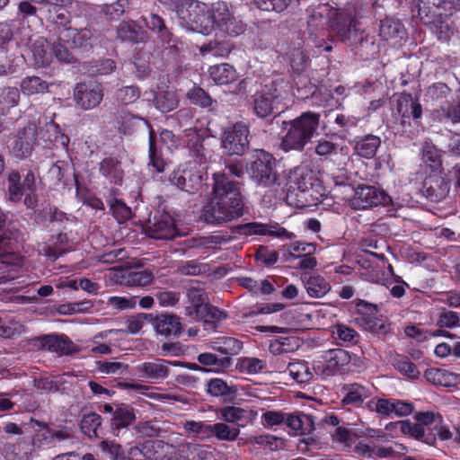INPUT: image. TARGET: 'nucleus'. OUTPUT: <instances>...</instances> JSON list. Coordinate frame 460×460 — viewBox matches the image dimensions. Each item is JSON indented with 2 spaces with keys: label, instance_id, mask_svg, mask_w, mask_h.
<instances>
[{
  "label": "nucleus",
  "instance_id": "62",
  "mask_svg": "<svg viewBox=\"0 0 460 460\" xmlns=\"http://www.w3.org/2000/svg\"><path fill=\"white\" fill-rule=\"evenodd\" d=\"M226 317V314L209 303L205 305L202 314H197L194 319L203 321L205 323L214 324Z\"/></svg>",
  "mask_w": 460,
  "mask_h": 460
},
{
  "label": "nucleus",
  "instance_id": "33",
  "mask_svg": "<svg viewBox=\"0 0 460 460\" xmlns=\"http://www.w3.org/2000/svg\"><path fill=\"white\" fill-rule=\"evenodd\" d=\"M170 362L156 358L152 362H145L137 367L142 377L149 379H164L166 378L169 374L168 365Z\"/></svg>",
  "mask_w": 460,
  "mask_h": 460
},
{
  "label": "nucleus",
  "instance_id": "44",
  "mask_svg": "<svg viewBox=\"0 0 460 460\" xmlns=\"http://www.w3.org/2000/svg\"><path fill=\"white\" fill-rule=\"evenodd\" d=\"M153 94L156 109L163 113H166L176 109L179 104L177 96L172 91H163L154 93Z\"/></svg>",
  "mask_w": 460,
  "mask_h": 460
},
{
  "label": "nucleus",
  "instance_id": "2",
  "mask_svg": "<svg viewBox=\"0 0 460 460\" xmlns=\"http://www.w3.org/2000/svg\"><path fill=\"white\" fill-rule=\"evenodd\" d=\"M413 419L415 421L405 420L399 422L404 435L429 446H435L437 438L447 440L452 437L450 430L443 425V418L439 413L418 411Z\"/></svg>",
  "mask_w": 460,
  "mask_h": 460
},
{
  "label": "nucleus",
  "instance_id": "49",
  "mask_svg": "<svg viewBox=\"0 0 460 460\" xmlns=\"http://www.w3.org/2000/svg\"><path fill=\"white\" fill-rule=\"evenodd\" d=\"M150 52L143 49L139 50L135 58L133 66L135 67L134 73L138 79H145L151 75L152 68L150 66Z\"/></svg>",
  "mask_w": 460,
  "mask_h": 460
},
{
  "label": "nucleus",
  "instance_id": "53",
  "mask_svg": "<svg viewBox=\"0 0 460 460\" xmlns=\"http://www.w3.org/2000/svg\"><path fill=\"white\" fill-rule=\"evenodd\" d=\"M393 365L399 372L411 379H418L420 376L416 365L405 356L396 355L393 359Z\"/></svg>",
  "mask_w": 460,
  "mask_h": 460
},
{
  "label": "nucleus",
  "instance_id": "24",
  "mask_svg": "<svg viewBox=\"0 0 460 460\" xmlns=\"http://www.w3.org/2000/svg\"><path fill=\"white\" fill-rule=\"evenodd\" d=\"M117 39L122 42L137 44L144 42L147 37L146 31L135 21H122L116 28Z\"/></svg>",
  "mask_w": 460,
  "mask_h": 460
},
{
  "label": "nucleus",
  "instance_id": "59",
  "mask_svg": "<svg viewBox=\"0 0 460 460\" xmlns=\"http://www.w3.org/2000/svg\"><path fill=\"white\" fill-rule=\"evenodd\" d=\"M404 332L408 337L415 339L418 342L425 341L428 339V334L430 336L443 335L450 338L454 336L447 331L438 330L436 332H430L428 331H423L416 325L407 326L404 330Z\"/></svg>",
  "mask_w": 460,
  "mask_h": 460
},
{
  "label": "nucleus",
  "instance_id": "63",
  "mask_svg": "<svg viewBox=\"0 0 460 460\" xmlns=\"http://www.w3.org/2000/svg\"><path fill=\"white\" fill-rule=\"evenodd\" d=\"M221 419L226 422L235 423L246 417L247 411L235 406H226L218 410Z\"/></svg>",
  "mask_w": 460,
  "mask_h": 460
},
{
  "label": "nucleus",
  "instance_id": "47",
  "mask_svg": "<svg viewBox=\"0 0 460 460\" xmlns=\"http://www.w3.org/2000/svg\"><path fill=\"white\" fill-rule=\"evenodd\" d=\"M287 84L281 79H275L262 86L261 93L270 98L271 102L279 105L283 99V93L286 92Z\"/></svg>",
  "mask_w": 460,
  "mask_h": 460
},
{
  "label": "nucleus",
  "instance_id": "46",
  "mask_svg": "<svg viewBox=\"0 0 460 460\" xmlns=\"http://www.w3.org/2000/svg\"><path fill=\"white\" fill-rule=\"evenodd\" d=\"M305 288L312 297H323L331 290V285L320 275L310 276L305 280Z\"/></svg>",
  "mask_w": 460,
  "mask_h": 460
},
{
  "label": "nucleus",
  "instance_id": "40",
  "mask_svg": "<svg viewBox=\"0 0 460 460\" xmlns=\"http://www.w3.org/2000/svg\"><path fill=\"white\" fill-rule=\"evenodd\" d=\"M343 390L346 392L341 400V403L344 405L351 404L358 407L368 397L367 390L358 384L347 385Z\"/></svg>",
  "mask_w": 460,
  "mask_h": 460
},
{
  "label": "nucleus",
  "instance_id": "28",
  "mask_svg": "<svg viewBox=\"0 0 460 460\" xmlns=\"http://www.w3.org/2000/svg\"><path fill=\"white\" fill-rule=\"evenodd\" d=\"M288 427L296 435H309L315 429L314 417L301 411L288 414Z\"/></svg>",
  "mask_w": 460,
  "mask_h": 460
},
{
  "label": "nucleus",
  "instance_id": "9",
  "mask_svg": "<svg viewBox=\"0 0 460 460\" xmlns=\"http://www.w3.org/2000/svg\"><path fill=\"white\" fill-rule=\"evenodd\" d=\"M250 128L247 124L238 121L223 129L221 146L227 155H243L249 149Z\"/></svg>",
  "mask_w": 460,
  "mask_h": 460
},
{
  "label": "nucleus",
  "instance_id": "58",
  "mask_svg": "<svg viewBox=\"0 0 460 460\" xmlns=\"http://www.w3.org/2000/svg\"><path fill=\"white\" fill-rule=\"evenodd\" d=\"M128 0H117L112 4H105L102 6V13L109 20H116L123 15L128 8Z\"/></svg>",
  "mask_w": 460,
  "mask_h": 460
},
{
  "label": "nucleus",
  "instance_id": "29",
  "mask_svg": "<svg viewBox=\"0 0 460 460\" xmlns=\"http://www.w3.org/2000/svg\"><path fill=\"white\" fill-rule=\"evenodd\" d=\"M45 14H47L46 5L38 7L27 0H22L18 4L17 17L22 22H40L44 20Z\"/></svg>",
  "mask_w": 460,
  "mask_h": 460
},
{
  "label": "nucleus",
  "instance_id": "60",
  "mask_svg": "<svg viewBox=\"0 0 460 460\" xmlns=\"http://www.w3.org/2000/svg\"><path fill=\"white\" fill-rule=\"evenodd\" d=\"M215 438L219 440L234 441L239 434L238 427H231L225 422L215 423Z\"/></svg>",
  "mask_w": 460,
  "mask_h": 460
},
{
  "label": "nucleus",
  "instance_id": "18",
  "mask_svg": "<svg viewBox=\"0 0 460 460\" xmlns=\"http://www.w3.org/2000/svg\"><path fill=\"white\" fill-rule=\"evenodd\" d=\"M58 40L67 43L72 49L88 51L93 45V33L90 29L63 28L59 31Z\"/></svg>",
  "mask_w": 460,
  "mask_h": 460
},
{
  "label": "nucleus",
  "instance_id": "21",
  "mask_svg": "<svg viewBox=\"0 0 460 460\" xmlns=\"http://www.w3.org/2000/svg\"><path fill=\"white\" fill-rule=\"evenodd\" d=\"M41 349L55 352L60 356L71 355L77 351L76 346L65 335H44L38 338Z\"/></svg>",
  "mask_w": 460,
  "mask_h": 460
},
{
  "label": "nucleus",
  "instance_id": "31",
  "mask_svg": "<svg viewBox=\"0 0 460 460\" xmlns=\"http://www.w3.org/2000/svg\"><path fill=\"white\" fill-rule=\"evenodd\" d=\"M207 392L212 396L221 397L225 402H233L238 394L235 385H227L220 378L210 379L207 384Z\"/></svg>",
  "mask_w": 460,
  "mask_h": 460
},
{
  "label": "nucleus",
  "instance_id": "5",
  "mask_svg": "<svg viewBox=\"0 0 460 460\" xmlns=\"http://www.w3.org/2000/svg\"><path fill=\"white\" fill-rule=\"evenodd\" d=\"M177 17L182 27L189 31L208 35L213 31L209 6L196 0H184L177 7Z\"/></svg>",
  "mask_w": 460,
  "mask_h": 460
},
{
  "label": "nucleus",
  "instance_id": "7",
  "mask_svg": "<svg viewBox=\"0 0 460 460\" xmlns=\"http://www.w3.org/2000/svg\"><path fill=\"white\" fill-rule=\"evenodd\" d=\"M246 172L257 185L262 187H271L279 180L276 159L264 150H259L252 156L251 162L246 166Z\"/></svg>",
  "mask_w": 460,
  "mask_h": 460
},
{
  "label": "nucleus",
  "instance_id": "30",
  "mask_svg": "<svg viewBox=\"0 0 460 460\" xmlns=\"http://www.w3.org/2000/svg\"><path fill=\"white\" fill-rule=\"evenodd\" d=\"M396 110L402 118L412 117L415 120L420 119L422 115V108L418 99L407 93L400 94Z\"/></svg>",
  "mask_w": 460,
  "mask_h": 460
},
{
  "label": "nucleus",
  "instance_id": "51",
  "mask_svg": "<svg viewBox=\"0 0 460 460\" xmlns=\"http://www.w3.org/2000/svg\"><path fill=\"white\" fill-rule=\"evenodd\" d=\"M20 101V91L17 87L4 86L0 88V111L3 113L15 107Z\"/></svg>",
  "mask_w": 460,
  "mask_h": 460
},
{
  "label": "nucleus",
  "instance_id": "17",
  "mask_svg": "<svg viewBox=\"0 0 460 460\" xmlns=\"http://www.w3.org/2000/svg\"><path fill=\"white\" fill-rule=\"evenodd\" d=\"M290 188H296L301 192L314 191L320 194L323 190L322 181L317 178L314 172L308 166H297L289 176Z\"/></svg>",
  "mask_w": 460,
  "mask_h": 460
},
{
  "label": "nucleus",
  "instance_id": "16",
  "mask_svg": "<svg viewBox=\"0 0 460 460\" xmlns=\"http://www.w3.org/2000/svg\"><path fill=\"white\" fill-rule=\"evenodd\" d=\"M146 234L156 240H172L177 234L174 219L168 213L156 214L146 222Z\"/></svg>",
  "mask_w": 460,
  "mask_h": 460
},
{
  "label": "nucleus",
  "instance_id": "55",
  "mask_svg": "<svg viewBox=\"0 0 460 460\" xmlns=\"http://www.w3.org/2000/svg\"><path fill=\"white\" fill-rule=\"evenodd\" d=\"M288 59L290 66L296 73L305 71L310 63L308 55L301 48H295L291 50Z\"/></svg>",
  "mask_w": 460,
  "mask_h": 460
},
{
  "label": "nucleus",
  "instance_id": "10",
  "mask_svg": "<svg viewBox=\"0 0 460 460\" xmlns=\"http://www.w3.org/2000/svg\"><path fill=\"white\" fill-rule=\"evenodd\" d=\"M104 97V88L96 80H89L75 84L73 98L75 105L84 111L97 108Z\"/></svg>",
  "mask_w": 460,
  "mask_h": 460
},
{
  "label": "nucleus",
  "instance_id": "35",
  "mask_svg": "<svg viewBox=\"0 0 460 460\" xmlns=\"http://www.w3.org/2000/svg\"><path fill=\"white\" fill-rule=\"evenodd\" d=\"M99 171L102 176L111 180L115 184H120L123 180L124 172L121 163L115 157L104 158L100 163Z\"/></svg>",
  "mask_w": 460,
  "mask_h": 460
},
{
  "label": "nucleus",
  "instance_id": "32",
  "mask_svg": "<svg viewBox=\"0 0 460 460\" xmlns=\"http://www.w3.org/2000/svg\"><path fill=\"white\" fill-rule=\"evenodd\" d=\"M181 455L185 460H212L214 449L208 445L185 443L181 445Z\"/></svg>",
  "mask_w": 460,
  "mask_h": 460
},
{
  "label": "nucleus",
  "instance_id": "26",
  "mask_svg": "<svg viewBox=\"0 0 460 460\" xmlns=\"http://www.w3.org/2000/svg\"><path fill=\"white\" fill-rule=\"evenodd\" d=\"M162 49L160 51L164 66H177L180 62V54L182 42L172 32L166 39L160 40Z\"/></svg>",
  "mask_w": 460,
  "mask_h": 460
},
{
  "label": "nucleus",
  "instance_id": "4",
  "mask_svg": "<svg viewBox=\"0 0 460 460\" xmlns=\"http://www.w3.org/2000/svg\"><path fill=\"white\" fill-rule=\"evenodd\" d=\"M320 117L319 113L305 111L294 119L283 120L281 128L286 133L281 137L280 148L285 152L303 151L317 132Z\"/></svg>",
  "mask_w": 460,
  "mask_h": 460
},
{
  "label": "nucleus",
  "instance_id": "57",
  "mask_svg": "<svg viewBox=\"0 0 460 460\" xmlns=\"http://www.w3.org/2000/svg\"><path fill=\"white\" fill-rule=\"evenodd\" d=\"M145 21L147 28L157 34L159 40L161 39H166L168 35L172 33L166 27L164 19L155 13H151Z\"/></svg>",
  "mask_w": 460,
  "mask_h": 460
},
{
  "label": "nucleus",
  "instance_id": "13",
  "mask_svg": "<svg viewBox=\"0 0 460 460\" xmlns=\"http://www.w3.org/2000/svg\"><path fill=\"white\" fill-rule=\"evenodd\" d=\"M232 232L243 236L269 235L279 239L292 240L295 234L279 226L278 223L263 224L260 222H250L234 226Z\"/></svg>",
  "mask_w": 460,
  "mask_h": 460
},
{
  "label": "nucleus",
  "instance_id": "12",
  "mask_svg": "<svg viewBox=\"0 0 460 460\" xmlns=\"http://www.w3.org/2000/svg\"><path fill=\"white\" fill-rule=\"evenodd\" d=\"M392 203L391 197L376 186L360 184L355 189L351 206L356 209H366Z\"/></svg>",
  "mask_w": 460,
  "mask_h": 460
},
{
  "label": "nucleus",
  "instance_id": "19",
  "mask_svg": "<svg viewBox=\"0 0 460 460\" xmlns=\"http://www.w3.org/2000/svg\"><path fill=\"white\" fill-rule=\"evenodd\" d=\"M8 197L13 202H18L25 191H31L35 186V176L31 171H29L21 181V175L17 171H12L8 173Z\"/></svg>",
  "mask_w": 460,
  "mask_h": 460
},
{
  "label": "nucleus",
  "instance_id": "37",
  "mask_svg": "<svg viewBox=\"0 0 460 460\" xmlns=\"http://www.w3.org/2000/svg\"><path fill=\"white\" fill-rule=\"evenodd\" d=\"M187 296L190 302V305L187 307V314L192 318L202 314L205 305L208 304L207 294L200 288H191L188 289Z\"/></svg>",
  "mask_w": 460,
  "mask_h": 460
},
{
  "label": "nucleus",
  "instance_id": "48",
  "mask_svg": "<svg viewBox=\"0 0 460 460\" xmlns=\"http://www.w3.org/2000/svg\"><path fill=\"white\" fill-rule=\"evenodd\" d=\"M233 49V45L229 40H213L203 44L199 48L202 54L211 53L215 57L226 58L229 55Z\"/></svg>",
  "mask_w": 460,
  "mask_h": 460
},
{
  "label": "nucleus",
  "instance_id": "36",
  "mask_svg": "<svg viewBox=\"0 0 460 460\" xmlns=\"http://www.w3.org/2000/svg\"><path fill=\"white\" fill-rule=\"evenodd\" d=\"M154 279V275L150 270H125L120 275V284L130 287H143L150 284Z\"/></svg>",
  "mask_w": 460,
  "mask_h": 460
},
{
  "label": "nucleus",
  "instance_id": "15",
  "mask_svg": "<svg viewBox=\"0 0 460 460\" xmlns=\"http://www.w3.org/2000/svg\"><path fill=\"white\" fill-rule=\"evenodd\" d=\"M323 358L325 364H319L314 367V370L323 377L334 376L336 373H344L351 357L348 351L342 349H329L324 352Z\"/></svg>",
  "mask_w": 460,
  "mask_h": 460
},
{
  "label": "nucleus",
  "instance_id": "14",
  "mask_svg": "<svg viewBox=\"0 0 460 460\" xmlns=\"http://www.w3.org/2000/svg\"><path fill=\"white\" fill-rule=\"evenodd\" d=\"M213 20V29L217 25L222 31L231 36H237L243 31V25L231 13L227 4L224 1L214 3L209 6Z\"/></svg>",
  "mask_w": 460,
  "mask_h": 460
},
{
  "label": "nucleus",
  "instance_id": "61",
  "mask_svg": "<svg viewBox=\"0 0 460 460\" xmlns=\"http://www.w3.org/2000/svg\"><path fill=\"white\" fill-rule=\"evenodd\" d=\"M140 96V91L136 85L124 86L117 90L116 99L123 105L135 102Z\"/></svg>",
  "mask_w": 460,
  "mask_h": 460
},
{
  "label": "nucleus",
  "instance_id": "1",
  "mask_svg": "<svg viewBox=\"0 0 460 460\" xmlns=\"http://www.w3.org/2000/svg\"><path fill=\"white\" fill-rule=\"evenodd\" d=\"M202 212L206 222L213 225H221L243 217L245 211L240 182L232 181L226 172L214 173L212 196Z\"/></svg>",
  "mask_w": 460,
  "mask_h": 460
},
{
  "label": "nucleus",
  "instance_id": "52",
  "mask_svg": "<svg viewBox=\"0 0 460 460\" xmlns=\"http://www.w3.org/2000/svg\"><path fill=\"white\" fill-rule=\"evenodd\" d=\"M288 370L291 377L299 384H305L313 379V373L305 361L289 363Z\"/></svg>",
  "mask_w": 460,
  "mask_h": 460
},
{
  "label": "nucleus",
  "instance_id": "41",
  "mask_svg": "<svg viewBox=\"0 0 460 460\" xmlns=\"http://www.w3.org/2000/svg\"><path fill=\"white\" fill-rule=\"evenodd\" d=\"M102 422V418L101 415L96 412H89L84 414L80 422V429L90 438H100Z\"/></svg>",
  "mask_w": 460,
  "mask_h": 460
},
{
  "label": "nucleus",
  "instance_id": "54",
  "mask_svg": "<svg viewBox=\"0 0 460 460\" xmlns=\"http://www.w3.org/2000/svg\"><path fill=\"white\" fill-rule=\"evenodd\" d=\"M198 361L204 366H211L217 369L228 368L232 364V358L229 356L218 358L213 353H201L198 356Z\"/></svg>",
  "mask_w": 460,
  "mask_h": 460
},
{
  "label": "nucleus",
  "instance_id": "34",
  "mask_svg": "<svg viewBox=\"0 0 460 460\" xmlns=\"http://www.w3.org/2000/svg\"><path fill=\"white\" fill-rule=\"evenodd\" d=\"M454 0H418V13L420 20L441 13L442 10L451 9Z\"/></svg>",
  "mask_w": 460,
  "mask_h": 460
},
{
  "label": "nucleus",
  "instance_id": "3",
  "mask_svg": "<svg viewBox=\"0 0 460 460\" xmlns=\"http://www.w3.org/2000/svg\"><path fill=\"white\" fill-rule=\"evenodd\" d=\"M308 12L305 32L314 41L326 36L327 31L333 33L337 39L345 37L344 28L349 22L350 13L335 9L328 4H319Z\"/></svg>",
  "mask_w": 460,
  "mask_h": 460
},
{
  "label": "nucleus",
  "instance_id": "20",
  "mask_svg": "<svg viewBox=\"0 0 460 460\" xmlns=\"http://www.w3.org/2000/svg\"><path fill=\"white\" fill-rule=\"evenodd\" d=\"M152 320L157 333L167 339L178 338L183 331L181 319L176 314H161Z\"/></svg>",
  "mask_w": 460,
  "mask_h": 460
},
{
  "label": "nucleus",
  "instance_id": "50",
  "mask_svg": "<svg viewBox=\"0 0 460 460\" xmlns=\"http://www.w3.org/2000/svg\"><path fill=\"white\" fill-rule=\"evenodd\" d=\"M23 94L32 95L49 91V84L39 76H27L20 84Z\"/></svg>",
  "mask_w": 460,
  "mask_h": 460
},
{
  "label": "nucleus",
  "instance_id": "45",
  "mask_svg": "<svg viewBox=\"0 0 460 460\" xmlns=\"http://www.w3.org/2000/svg\"><path fill=\"white\" fill-rule=\"evenodd\" d=\"M187 98L191 103L201 108H208L210 111L215 110L217 102L214 100L204 89L199 86H194L187 93Z\"/></svg>",
  "mask_w": 460,
  "mask_h": 460
},
{
  "label": "nucleus",
  "instance_id": "56",
  "mask_svg": "<svg viewBox=\"0 0 460 460\" xmlns=\"http://www.w3.org/2000/svg\"><path fill=\"white\" fill-rule=\"evenodd\" d=\"M357 321L364 326V328L377 336H385L390 332V324L385 323L384 322L376 318H357Z\"/></svg>",
  "mask_w": 460,
  "mask_h": 460
},
{
  "label": "nucleus",
  "instance_id": "6",
  "mask_svg": "<svg viewBox=\"0 0 460 460\" xmlns=\"http://www.w3.org/2000/svg\"><path fill=\"white\" fill-rule=\"evenodd\" d=\"M208 180L206 168L195 162H188L169 175L168 181L178 190L188 194L201 192Z\"/></svg>",
  "mask_w": 460,
  "mask_h": 460
},
{
  "label": "nucleus",
  "instance_id": "22",
  "mask_svg": "<svg viewBox=\"0 0 460 460\" xmlns=\"http://www.w3.org/2000/svg\"><path fill=\"white\" fill-rule=\"evenodd\" d=\"M136 420V411L132 405L124 402H115V414L111 419V429L113 434L118 436L121 429L134 424Z\"/></svg>",
  "mask_w": 460,
  "mask_h": 460
},
{
  "label": "nucleus",
  "instance_id": "42",
  "mask_svg": "<svg viewBox=\"0 0 460 460\" xmlns=\"http://www.w3.org/2000/svg\"><path fill=\"white\" fill-rule=\"evenodd\" d=\"M47 14L44 16V20L67 28L66 25L71 22V15L68 11L65 8L51 3L46 5Z\"/></svg>",
  "mask_w": 460,
  "mask_h": 460
},
{
  "label": "nucleus",
  "instance_id": "8",
  "mask_svg": "<svg viewBox=\"0 0 460 460\" xmlns=\"http://www.w3.org/2000/svg\"><path fill=\"white\" fill-rule=\"evenodd\" d=\"M345 37H339V40L347 42L351 50L358 56L368 59L379 52V46L376 43L375 36L367 34L357 28V21L349 15V22L344 28Z\"/></svg>",
  "mask_w": 460,
  "mask_h": 460
},
{
  "label": "nucleus",
  "instance_id": "11",
  "mask_svg": "<svg viewBox=\"0 0 460 460\" xmlns=\"http://www.w3.org/2000/svg\"><path fill=\"white\" fill-rule=\"evenodd\" d=\"M37 135L38 128L33 122L29 121L18 128L9 145L11 154L18 159L30 157L37 144Z\"/></svg>",
  "mask_w": 460,
  "mask_h": 460
},
{
  "label": "nucleus",
  "instance_id": "27",
  "mask_svg": "<svg viewBox=\"0 0 460 460\" xmlns=\"http://www.w3.org/2000/svg\"><path fill=\"white\" fill-rule=\"evenodd\" d=\"M379 36L385 41L399 42L405 39L406 30L398 19L386 17L380 21Z\"/></svg>",
  "mask_w": 460,
  "mask_h": 460
},
{
  "label": "nucleus",
  "instance_id": "23",
  "mask_svg": "<svg viewBox=\"0 0 460 460\" xmlns=\"http://www.w3.org/2000/svg\"><path fill=\"white\" fill-rule=\"evenodd\" d=\"M434 16L435 17L424 18L421 21L424 24L429 26L430 30L437 35L440 41H449L455 32L450 15L441 13Z\"/></svg>",
  "mask_w": 460,
  "mask_h": 460
},
{
  "label": "nucleus",
  "instance_id": "38",
  "mask_svg": "<svg viewBox=\"0 0 460 460\" xmlns=\"http://www.w3.org/2000/svg\"><path fill=\"white\" fill-rule=\"evenodd\" d=\"M380 145V137L375 135H367L356 141L354 149L358 155L370 159L376 155Z\"/></svg>",
  "mask_w": 460,
  "mask_h": 460
},
{
  "label": "nucleus",
  "instance_id": "25",
  "mask_svg": "<svg viewBox=\"0 0 460 460\" xmlns=\"http://www.w3.org/2000/svg\"><path fill=\"white\" fill-rule=\"evenodd\" d=\"M449 184L446 179L439 175H430L423 182V192L427 199L432 202H439L449 192Z\"/></svg>",
  "mask_w": 460,
  "mask_h": 460
},
{
  "label": "nucleus",
  "instance_id": "64",
  "mask_svg": "<svg viewBox=\"0 0 460 460\" xmlns=\"http://www.w3.org/2000/svg\"><path fill=\"white\" fill-rule=\"evenodd\" d=\"M153 448L148 444L132 447L128 450V460H152Z\"/></svg>",
  "mask_w": 460,
  "mask_h": 460
},
{
  "label": "nucleus",
  "instance_id": "39",
  "mask_svg": "<svg viewBox=\"0 0 460 460\" xmlns=\"http://www.w3.org/2000/svg\"><path fill=\"white\" fill-rule=\"evenodd\" d=\"M209 75L217 84H227L235 81L236 71L228 64H219L209 67Z\"/></svg>",
  "mask_w": 460,
  "mask_h": 460
},
{
  "label": "nucleus",
  "instance_id": "43",
  "mask_svg": "<svg viewBox=\"0 0 460 460\" xmlns=\"http://www.w3.org/2000/svg\"><path fill=\"white\" fill-rule=\"evenodd\" d=\"M252 109L259 118L265 119L278 109V105L259 91L253 95Z\"/></svg>",
  "mask_w": 460,
  "mask_h": 460
}]
</instances>
